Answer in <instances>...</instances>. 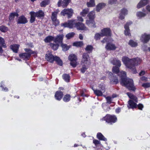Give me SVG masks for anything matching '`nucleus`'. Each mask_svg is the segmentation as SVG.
Masks as SVG:
<instances>
[{
    "label": "nucleus",
    "instance_id": "obj_1",
    "mask_svg": "<svg viewBox=\"0 0 150 150\" xmlns=\"http://www.w3.org/2000/svg\"><path fill=\"white\" fill-rule=\"evenodd\" d=\"M122 60L126 67L130 69L134 74L137 73L135 66L140 64L142 61L141 59L138 57L129 59L125 56L122 57Z\"/></svg>",
    "mask_w": 150,
    "mask_h": 150
},
{
    "label": "nucleus",
    "instance_id": "obj_2",
    "mask_svg": "<svg viewBox=\"0 0 150 150\" xmlns=\"http://www.w3.org/2000/svg\"><path fill=\"white\" fill-rule=\"evenodd\" d=\"M126 73L124 71H122L119 72V76L121 78V84L125 86L130 90L134 91L136 88L134 85L133 80L126 78Z\"/></svg>",
    "mask_w": 150,
    "mask_h": 150
},
{
    "label": "nucleus",
    "instance_id": "obj_3",
    "mask_svg": "<svg viewBox=\"0 0 150 150\" xmlns=\"http://www.w3.org/2000/svg\"><path fill=\"white\" fill-rule=\"evenodd\" d=\"M90 64L89 55L87 54H83L81 61V65L82 66V68L81 69V72L84 73Z\"/></svg>",
    "mask_w": 150,
    "mask_h": 150
},
{
    "label": "nucleus",
    "instance_id": "obj_4",
    "mask_svg": "<svg viewBox=\"0 0 150 150\" xmlns=\"http://www.w3.org/2000/svg\"><path fill=\"white\" fill-rule=\"evenodd\" d=\"M46 59L49 62L52 63L54 61L56 62L59 65H62V62L59 57L55 56H54L51 54V53L48 52L45 55Z\"/></svg>",
    "mask_w": 150,
    "mask_h": 150
},
{
    "label": "nucleus",
    "instance_id": "obj_5",
    "mask_svg": "<svg viewBox=\"0 0 150 150\" xmlns=\"http://www.w3.org/2000/svg\"><path fill=\"white\" fill-rule=\"evenodd\" d=\"M64 35L63 34H59L57 35L55 38L54 37V42L56 45L54 44V45L57 46L58 47L61 46V47H68L66 44L63 43V40Z\"/></svg>",
    "mask_w": 150,
    "mask_h": 150
},
{
    "label": "nucleus",
    "instance_id": "obj_6",
    "mask_svg": "<svg viewBox=\"0 0 150 150\" xmlns=\"http://www.w3.org/2000/svg\"><path fill=\"white\" fill-rule=\"evenodd\" d=\"M77 22L76 20L72 19L69 20L68 22H66L61 24V26L64 27H68L69 28H75Z\"/></svg>",
    "mask_w": 150,
    "mask_h": 150
},
{
    "label": "nucleus",
    "instance_id": "obj_7",
    "mask_svg": "<svg viewBox=\"0 0 150 150\" xmlns=\"http://www.w3.org/2000/svg\"><path fill=\"white\" fill-rule=\"evenodd\" d=\"M102 120L105 121L106 122L110 123L111 124L112 123H114L116 122L117 118L115 115H107L103 118Z\"/></svg>",
    "mask_w": 150,
    "mask_h": 150
},
{
    "label": "nucleus",
    "instance_id": "obj_8",
    "mask_svg": "<svg viewBox=\"0 0 150 150\" xmlns=\"http://www.w3.org/2000/svg\"><path fill=\"white\" fill-rule=\"evenodd\" d=\"M25 50L26 53H23L19 54L20 57L23 59H28L30 56L32 54H33L34 52L29 48H25Z\"/></svg>",
    "mask_w": 150,
    "mask_h": 150
},
{
    "label": "nucleus",
    "instance_id": "obj_9",
    "mask_svg": "<svg viewBox=\"0 0 150 150\" xmlns=\"http://www.w3.org/2000/svg\"><path fill=\"white\" fill-rule=\"evenodd\" d=\"M59 12V11H56L53 12L51 16L52 24L55 26L58 25L59 24V20L57 19V14Z\"/></svg>",
    "mask_w": 150,
    "mask_h": 150
},
{
    "label": "nucleus",
    "instance_id": "obj_10",
    "mask_svg": "<svg viewBox=\"0 0 150 150\" xmlns=\"http://www.w3.org/2000/svg\"><path fill=\"white\" fill-rule=\"evenodd\" d=\"M68 59L71 61V65L73 67H75L77 64V59L76 56L73 54H70L68 57Z\"/></svg>",
    "mask_w": 150,
    "mask_h": 150
},
{
    "label": "nucleus",
    "instance_id": "obj_11",
    "mask_svg": "<svg viewBox=\"0 0 150 150\" xmlns=\"http://www.w3.org/2000/svg\"><path fill=\"white\" fill-rule=\"evenodd\" d=\"M73 13V11L71 9H64L61 12V14L63 16L67 15L68 18H70L72 16Z\"/></svg>",
    "mask_w": 150,
    "mask_h": 150
},
{
    "label": "nucleus",
    "instance_id": "obj_12",
    "mask_svg": "<svg viewBox=\"0 0 150 150\" xmlns=\"http://www.w3.org/2000/svg\"><path fill=\"white\" fill-rule=\"evenodd\" d=\"M101 33L102 36H111V30L109 28H105L101 30Z\"/></svg>",
    "mask_w": 150,
    "mask_h": 150
},
{
    "label": "nucleus",
    "instance_id": "obj_13",
    "mask_svg": "<svg viewBox=\"0 0 150 150\" xmlns=\"http://www.w3.org/2000/svg\"><path fill=\"white\" fill-rule=\"evenodd\" d=\"M75 28L79 30H86L88 29L84 24L80 22H77Z\"/></svg>",
    "mask_w": 150,
    "mask_h": 150
},
{
    "label": "nucleus",
    "instance_id": "obj_14",
    "mask_svg": "<svg viewBox=\"0 0 150 150\" xmlns=\"http://www.w3.org/2000/svg\"><path fill=\"white\" fill-rule=\"evenodd\" d=\"M18 24H25L28 22L27 18L23 15L19 17L17 21Z\"/></svg>",
    "mask_w": 150,
    "mask_h": 150
},
{
    "label": "nucleus",
    "instance_id": "obj_15",
    "mask_svg": "<svg viewBox=\"0 0 150 150\" xmlns=\"http://www.w3.org/2000/svg\"><path fill=\"white\" fill-rule=\"evenodd\" d=\"M70 0H64L61 3L62 0H59L57 5L58 7L62 6L63 8H66L69 3Z\"/></svg>",
    "mask_w": 150,
    "mask_h": 150
},
{
    "label": "nucleus",
    "instance_id": "obj_16",
    "mask_svg": "<svg viewBox=\"0 0 150 150\" xmlns=\"http://www.w3.org/2000/svg\"><path fill=\"white\" fill-rule=\"evenodd\" d=\"M132 23L131 21L127 22L125 25L124 28L125 29V34L126 35H130L131 34L130 33V30L129 28V25L131 24Z\"/></svg>",
    "mask_w": 150,
    "mask_h": 150
},
{
    "label": "nucleus",
    "instance_id": "obj_17",
    "mask_svg": "<svg viewBox=\"0 0 150 150\" xmlns=\"http://www.w3.org/2000/svg\"><path fill=\"white\" fill-rule=\"evenodd\" d=\"M141 39L143 43H147L150 39V35L145 34L142 36Z\"/></svg>",
    "mask_w": 150,
    "mask_h": 150
},
{
    "label": "nucleus",
    "instance_id": "obj_18",
    "mask_svg": "<svg viewBox=\"0 0 150 150\" xmlns=\"http://www.w3.org/2000/svg\"><path fill=\"white\" fill-rule=\"evenodd\" d=\"M86 24L89 27L95 28L96 27L94 19H89L86 21Z\"/></svg>",
    "mask_w": 150,
    "mask_h": 150
},
{
    "label": "nucleus",
    "instance_id": "obj_19",
    "mask_svg": "<svg viewBox=\"0 0 150 150\" xmlns=\"http://www.w3.org/2000/svg\"><path fill=\"white\" fill-rule=\"evenodd\" d=\"M127 13L128 11L125 8H123L121 10V13H120V18L121 20L124 19L125 16L127 14Z\"/></svg>",
    "mask_w": 150,
    "mask_h": 150
},
{
    "label": "nucleus",
    "instance_id": "obj_20",
    "mask_svg": "<svg viewBox=\"0 0 150 150\" xmlns=\"http://www.w3.org/2000/svg\"><path fill=\"white\" fill-rule=\"evenodd\" d=\"M149 0H142L138 4L137 7L139 8L147 4L149 2Z\"/></svg>",
    "mask_w": 150,
    "mask_h": 150
},
{
    "label": "nucleus",
    "instance_id": "obj_21",
    "mask_svg": "<svg viewBox=\"0 0 150 150\" xmlns=\"http://www.w3.org/2000/svg\"><path fill=\"white\" fill-rule=\"evenodd\" d=\"M63 95V93L62 92L57 91L56 92L55 95V98L56 100H60L62 98Z\"/></svg>",
    "mask_w": 150,
    "mask_h": 150
},
{
    "label": "nucleus",
    "instance_id": "obj_22",
    "mask_svg": "<svg viewBox=\"0 0 150 150\" xmlns=\"http://www.w3.org/2000/svg\"><path fill=\"white\" fill-rule=\"evenodd\" d=\"M36 17L38 18H41L43 17L44 16V13L43 11L41 10H39L37 12H35L33 13Z\"/></svg>",
    "mask_w": 150,
    "mask_h": 150
},
{
    "label": "nucleus",
    "instance_id": "obj_23",
    "mask_svg": "<svg viewBox=\"0 0 150 150\" xmlns=\"http://www.w3.org/2000/svg\"><path fill=\"white\" fill-rule=\"evenodd\" d=\"M110 62L114 65H115L119 67L121 66V62L116 58L113 59Z\"/></svg>",
    "mask_w": 150,
    "mask_h": 150
},
{
    "label": "nucleus",
    "instance_id": "obj_24",
    "mask_svg": "<svg viewBox=\"0 0 150 150\" xmlns=\"http://www.w3.org/2000/svg\"><path fill=\"white\" fill-rule=\"evenodd\" d=\"M134 101L132 100H130L128 101V107L129 108H133L136 107L137 104Z\"/></svg>",
    "mask_w": 150,
    "mask_h": 150
},
{
    "label": "nucleus",
    "instance_id": "obj_25",
    "mask_svg": "<svg viewBox=\"0 0 150 150\" xmlns=\"http://www.w3.org/2000/svg\"><path fill=\"white\" fill-rule=\"evenodd\" d=\"M106 6V4L103 3H101L98 4L96 6V11L99 12L100 10L104 8Z\"/></svg>",
    "mask_w": 150,
    "mask_h": 150
},
{
    "label": "nucleus",
    "instance_id": "obj_26",
    "mask_svg": "<svg viewBox=\"0 0 150 150\" xmlns=\"http://www.w3.org/2000/svg\"><path fill=\"white\" fill-rule=\"evenodd\" d=\"M19 16V14L17 12H12L10 13L8 18L9 21H11L13 20L15 16L18 17Z\"/></svg>",
    "mask_w": 150,
    "mask_h": 150
},
{
    "label": "nucleus",
    "instance_id": "obj_27",
    "mask_svg": "<svg viewBox=\"0 0 150 150\" xmlns=\"http://www.w3.org/2000/svg\"><path fill=\"white\" fill-rule=\"evenodd\" d=\"M54 40V36L49 35L44 40V41L46 43H49L51 41Z\"/></svg>",
    "mask_w": 150,
    "mask_h": 150
},
{
    "label": "nucleus",
    "instance_id": "obj_28",
    "mask_svg": "<svg viewBox=\"0 0 150 150\" xmlns=\"http://www.w3.org/2000/svg\"><path fill=\"white\" fill-rule=\"evenodd\" d=\"M97 138L100 140H103L106 141L107 140V139L100 132L98 133L97 134Z\"/></svg>",
    "mask_w": 150,
    "mask_h": 150
},
{
    "label": "nucleus",
    "instance_id": "obj_29",
    "mask_svg": "<svg viewBox=\"0 0 150 150\" xmlns=\"http://www.w3.org/2000/svg\"><path fill=\"white\" fill-rule=\"evenodd\" d=\"M127 94L129 96V98L132 99L131 100H132L134 101L135 102H137V98L133 95L132 94L129 93H127Z\"/></svg>",
    "mask_w": 150,
    "mask_h": 150
},
{
    "label": "nucleus",
    "instance_id": "obj_30",
    "mask_svg": "<svg viewBox=\"0 0 150 150\" xmlns=\"http://www.w3.org/2000/svg\"><path fill=\"white\" fill-rule=\"evenodd\" d=\"M33 13H35V12L31 11L30 13V14L31 16L30 21L31 23H33L35 21V17L36 16Z\"/></svg>",
    "mask_w": 150,
    "mask_h": 150
},
{
    "label": "nucleus",
    "instance_id": "obj_31",
    "mask_svg": "<svg viewBox=\"0 0 150 150\" xmlns=\"http://www.w3.org/2000/svg\"><path fill=\"white\" fill-rule=\"evenodd\" d=\"M50 2V0H44L40 3V5L42 7H45L48 5Z\"/></svg>",
    "mask_w": 150,
    "mask_h": 150
},
{
    "label": "nucleus",
    "instance_id": "obj_32",
    "mask_svg": "<svg viewBox=\"0 0 150 150\" xmlns=\"http://www.w3.org/2000/svg\"><path fill=\"white\" fill-rule=\"evenodd\" d=\"M73 46L77 47H81L83 46V44L82 41L76 42L73 43Z\"/></svg>",
    "mask_w": 150,
    "mask_h": 150
},
{
    "label": "nucleus",
    "instance_id": "obj_33",
    "mask_svg": "<svg viewBox=\"0 0 150 150\" xmlns=\"http://www.w3.org/2000/svg\"><path fill=\"white\" fill-rule=\"evenodd\" d=\"M87 5L88 7H94L95 6L94 0H90V1L87 3Z\"/></svg>",
    "mask_w": 150,
    "mask_h": 150
},
{
    "label": "nucleus",
    "instance_id": "obj_34",
    "mask_svg": "<svg viewBox=\"0 0 150 150\" xmlns=\"http://www.w3.org/2000/svg\"><path fill=\"white\" fill-rule=\"evenodd\" d=\"M89 11V9L88 8H85L82 10V11L80 13V14L81 16L85 17L88 13Z\"/></svg>",
    "mask_w": 150,
    "mask_h": 150
},
{
    "label": "nucleus",
    "instance_id": "obj_35",
    "mask_svg": "<svg viewBox=\"0 0 150 150\" xmlns=\"http://www.w3.org/2000/svg\"><path fill=\"white\" fill-rule=\"evenodd\" d=\"M95 13L93 11H91L90 12L88 15V16L89 19H94L95 18Z\"/></svg>",
    "mask_w": 150,
    "mask_h": 150
},
{
    "label": "nucleus",
    "instance_id": "obj_36",
    "mask_svg": "<svg viewBox=\"0 0 150 150\" xmlns=\"http://www.w3.org/2000/svg\"><path fill=\"white\" fill-rule=\"evenodd\" d=\"M63 78L67 82H69L70 79V77L69 74H64L62 76Z\"/></svg>",
    "mask_w": 150,
    "mask_h": 150
},
{
    "label": "nucleus",
    "instance_id": "obj_37",
    "mask_svg": "<svg viewBox=\"0 0 150 150\" xmlns=\"http://www.w3.org/2000/svg\"><path fill=\"white\" fill-rule=\"evenodd\" d=\"M94 93L97 96H101L103 95V93L100 90H94L93 89Z\"/></svg>",
    "mask_w": 150,
    "mask_h": 150
},
{
    "label": "nucleus",
    "instance_id": "obj_38",
    "mask_svg": "<svg viewBox=\"0 0 150 150\" xmlns=\"http://www.w3.org/2000/svg\"><path fill=\"white\" fill-rule=\"evenodd\" d=\"M8 30V27L2 25L0 26V30L2 32L5 33L7 32Z\"/></svg>",
    "mask_w": 150,
    "mask_h": 150
},
{
    "label": "nucleus",
    "instance_id": "obj_39",
    "mask_svg": "<svg viewBox=\"0 0 150 150\" xmlns=\"http://www.w3.org/2000/svg\"><path fill=\"white\" fill-rule=\"evenodd\" d=\"M102 35H101V33H96L95 35L94 38L96 40H99L100 39L101 37H103L102 36Z\"/></svg>",
    "mask_w": 150,
    "mask_h": 150
},
{
    "label": "nucleus",
    "instance_id": "obj_40",
    "mask_svg": "<svg viewBox=\"0 0 150 150\" xmlns=\"http://www.w3.org/2000/svg\"><path fill=\"white\" fill-rule=\"evenodd\" d=\"M129 44L130 46L133 47H136L137 46V43L132 40H129Z\"/></svg>",
    "mask_w": 150,
    "mask_h": 150
},
{
    "label": "nucleus",
    "instance_id": "obj_41",
    "mask_svg": "<svg viewBox=\"0 0 150 150\" xmlns=\"http://www.w3.org/2000/svg\"><path fill=\"white\" fill-rule=\"evenodd\" d=\"M118 66H114L112 68V71L115 74H117L119 72V67Z\"/></svg>",
    "mask_w": 150,
    "mask_h": 150
},
{
    "label": "nucleus",
    "instance_id": "obj_42",
    "mask_svg": "<svg viewBox=\"0 0 150 150\" xmlns=\"http://www.w3.org/2000/svg\"><path fill=\"white\" fill-rule=\"evenodd\" d=\"M110 82L111 83L117 84L118 83V80L116 77L115 79L113 77H112L110 79Z\"/></svg>",
    "mask_w": 150,
    "mask_h": 150
},
{
    "label": "nucleus",
    "instance_id": "obj_43",
    "mask_svg": "<svg viewBox=\"0 0 150 150\" xmlns=\"http://www.w3.org/2000/svg\"><path fill=\"white\" fill-rule=\"evenodd\" d=\"M70 99V96L69 95H65L63 98V100L65 102H67L69 101Z\"/></svg>",
    "mask_w": 150,
    "mask_h": 150
},
{
    "label": "nucleus",
    "instance_id": "obj_44",
    "mask_svg": "<svg viewBox=\"0 0 150 150\" xmlns=\"http://www.w3.org/2000/svg\"><path fill=\"white\" fill-rule=\"evenodd\" d=\"M75 33L73 32L70 33L66 35V37L67 39H69L73 37Z\"/></svg>",
    "mask_w": 150,
    "mask_h": 150
},
{
    "label": "nucleus",
    "instance_id": "obj_45",
    "mask_svg": "<svg viewBox=\"0 0 150 150\" xmlns=\"http://www.w3.org/2000/svg\"><path fill=\"white\" fill-rule=\"evenodd\" d=\"M0 45L3 47L6 46L4 39L1 37H0Z\"/></svg>",
    "mask_w": 150,
    "mask_h": 150
},
{
    "label": "nucleus",
    "instance_id": "obj_46",
    "mask_svg": "<svg viewBox=\"0 0 150 150\" xmlns=\"http://www.w3.org/2000/svg\"><path fill=\"white\" fill-rule=\"evenodd\" d=\"M137 15L138 17L141 18L145 16L146 14L142 12H139L137 13Z\"/></svg>",
    "mask_w": 150,
    "mask_h": 150
},
{
    "label": "nucleus",
    "instance_id": "obj_47",
    "mask_svg": "<svg viewBox=\"0 0 150 150\" xmlns=\"http://www.w3.org/2000/svg\"><path fill=\"white\" fill-rule=\"evenodd\" d=\"M0 87L1 88L2 91H8V89L7 88L5 87L4 88V84L2 82H1Z\"/></svg>",
    "mask_w": 150,
    "mask_h": 150
},
{
    "label": "nucleus",
    "instance_id": "obj_48",
    "mask_svg": "<svg viewBox=\"0 0 150 150\" xmlns=\"http://www.w3.org/2000/svg\"><path fill=\"white\" fill-rule=\"evenodd\" d=\"M106 100H107V103H109V104H110L111 103V101L112 100V97H110V96H108L105 97Z\"/></svg>",
    "mask_w": 150,
    "mask_h": 150
},
{
    "label": "nucleus",
    "instance_id": "obj_49",
    "mask_svg": "<svg viewBox=\"0 0 150 150\" xmlns=\"http://www.w3.org/2000/svg\"><path fill=\"white\" fill-rule=\"evenodd\" d=\"M99 87L100 88L101 91L103 93L105 92V88L104 86L102 85L99 86Z\"/></svg>",
    "mask_w": 150,
    "mask_h": 150
},
{
    "label": "nucleus",
    "instance_id": "obj_50",
    "mask_svg": "<svg viewBox=\"0 0 150 150\" xmlns=\"http://www.w3.org/2000/svg\"><path fill=\"white\" fill-rule=\"evenodd\" d=\"M11 49L14 53H17L18 50V47H10Z\"/></svg>",
    "mask_w": 150,
    "mask_h": 150
},
{
    "label": "nucleus",
    "instance_id": "obj_51",
    "mask_svg": "<svg viewBox=\"0 0 150 150\" xmlns=\"http://www.w3.org/2000/svg\"><path fill=\"white\" fill-rule=\"evenodd\" d=\"M142 86L145 88H147L150 87V83H143L142 85Z\"/></svg>",
    "mask_w": 150,
    "mask_h": 150
},
{
    "label": "nucleus",
    "instance_id": "obj_52",
    "mask_svg": "<svg viewBox=\"0 0 150 150\" xmlns=\"http://www.w3.org/2000/svg\"><path fill=\"white\" fill-rule=\"evenodd\" d=\"M93 142L96 146H97L98 145L100 144V141L95 139L93 140Z\"/></svg>",
    "mask_w": 150,
    "mask_h": 150
},
{
    "label": "nucleus",
    "instance_id": "obj_53",
    "mask_svg": "<svg viewBox=\"0 0 150 150\" xmlns=\"http://www.w3.org/2000/svg\"><path fill=\"white\" fill-rule=\"evenodd\" d=\"M106 47H115L114 44L111 42H109L107 43Z\"/></svg>",
    "mask_w": 150,
    "mask_h": 150
},
{
    "label": "nucleus",
    "instance_id": "obj_54",
    "mask_svg": "<svg viewBox=\"0 0 150 150\" xmlns=\"http://www.w3.org/2000/svg\"><path fill=\"white\" fill-rule=\"evenodd\" d=\"M92 50L93 47H86L85 48V50L89 53L91 52Z\"/></svg>",
    "mask_w": 150,
    "mask_h": 150
},
{
    "label": "nucleus",
    "instance_id": "obj_55",
    "mask_svg": "<svg viewBox=\"0 0 150 150\" xmlns=\"http://www.w3.org/2000/svg\"><path fill=\"white\" fill-rule=\"evenodd\" d=\"M108 39H109L107 38H104L103 40L101 41V42L103 43H104L106 42H108Z\"/></svg>",
    "mask_w": 150,
    "mask_h": 150
},
{
    "label": "nucleus",
    "instance_id": "obj_56",
    "mask_svg": "<svg viewBox=\"0 0 150 150\" xmlns=\"http://www.w3.org/2000/svg\"><path fill=\"white\" fill-rule=\"evenodd\" d=\"M77 19L78 21L82 22L83 21V18L81 16H78L77 17Z\"/></svg>",
    "mask_w": 150,
    "mask_h": 150
},
{
    "label": "nucleus",
    "instance_id": "obj_57",
    "mask_svg": "<svg viewBox=\"0 0 150 150\" xmlns=\"http://www.w3.org/2000/svg\"><path fill=\"white\" fill-rule=\"evenodd\" d=\"M138 106L139 109L140 110H142L143 107V105L141 104H139Z\"/></svg>",
    "mask_w": 150,
    "mask_h": 150
},
{
    "label": "nucleus",
    "instance_id": "obj_58",
    "mask_svg": "<svg viewBox=\"0 0 150 150\" xmlns=\"http://www.w3.org/2000/svg\"><path fill=\"white\" fill-rule=\"evenodd\" d=\"M116 47H106V50H114L115 49Z\"/></svg>",
    "mask_w": 150,
    "mask_h": 150
},
{
    "label": "nucleus",
    "instance_id": "obj_59",
    "mask_svg": "<svg viewBox=\"0 0 150 150\" xmlns=\"http://www.w3.org/2000/svg\"><path fill=\"white\" fill-rule=\"evenodd\" d=\"M116 1V0H110L109 1V3L110 4H112L114 3Z\"/></svg>",
    "mask_w": 150,
    "mask_h": 150
},
{
    "label": "nucleus",
    "instance_id": "obj_60",
    "mask_svg": "<svg viewBox=\"0 0 150 150\" xmlns=\"http://www.w3.org/2000/svg\"><path fill=\"white\" fill-rule=\"evenodd\" d=\"M145 74V71H142L139 74L140 76H142Z\"/></svg>",
    "mask_w": 150,
    "mask_h": 150
},
{
    "label": "nucleus",
    "instance_id": "obj_61",
    "mask_svg": "<svg viewBox=\"0 0 150 150\" xmlns=\"http://www.w3.org/2000/svg\"><path fill=\"white\" fill-rule=\"evenodd\" d=\"M20 45L18 44H14L13 45H11L10 46V47H19Z\"/></svg>",
    "mask_w": 150,
    "mask_h": 150
},
{
    "label": "nucleus",
    "instance_id": "obj_62",
    "mask_svg": "<svg viewBox=\"0 0 150 150\" xmlns=\"http://www.w3.org/2000/svg\"><path fill=\"white\" fill-rule=\"evenodd\" d=\"M62 50L63 51H65L68 50L69 49V47H62Z\"/></svg>",
    "mask_w": 150,
    "mask_h": 150
},
{
    "label": "nucleus",
    "instance_id": "obj_63",
    "mask_svg": "<svg viewBox=\"0 0 150 150\" xmlns=\"http://www.w3.org/2000/svg\"><path fill=\"white\" fill-rule=\"evenodd\" d=\"M120 110V109L119 108H117L115 110V111L116 113H119Z\"/></svg>",
    "mask_w": 150,
    "mask_h": 150
},
{
    "label": "nucleus",
    "instance_id": "obj_64",
    "mask_svg": "<svg viewBox=\"0 0 150 150\" xmlns=\"http://www.w3.org/2000/svg\"><path fill=\"white\" fill-rule=\"evenodd\" d=\"M141 79L143 81H146L147 78L144 76L141 78Z\"/></svg>",
    "mask_w": 150,
    "mask_h": 150
}]
</instances>
